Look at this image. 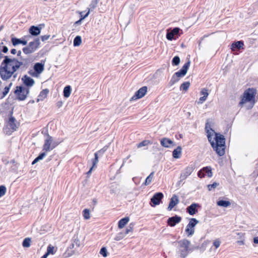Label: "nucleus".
Segmentation results:
<instances>
[{
    "label": "nucleus",
    "mask_w": 258,
    "mask_h": 258,
    "mask_svg": "<svg viewBox=\"0 0 258 258\" xmlns=\"http://www.w3.org/2000/svg\"><path fill=\"white\" fill-rule=\"evenodd\" d=\"M12 85V83H11L8 86L5 87L4 91L3 92L4 96H5L9 93Z\"/></svg>",
    "instance_id": "nucleus-50"
},
{
    "label": "nucleus",
    "mask_w": 258,
    "mask_h": 258,
    "mask_svg": "<svg viewBox=\"0 0 258 258\" xmlns=\"http://www.w3.org/2000/svg\"><path fill=\"white\" fill-rule=\"evenodd\" d=\"M182 148L180 146H178L172 152V156L174 158H179L181 155Z\"/></svg>",
    "instance_id": "nucleus-25"
},
{
    "label": "nucleus",
    "mask_w": 258,
    "mask_h": 258,
    "mask_svg": "<svg viewBox=\"0 0 258 258\" xmlns=\"http://www.w3.org/2000/svg\"><path fill=\"white\" fill-rule=\"evenodd\" d=\"M21 51H19L18 52V55H20L21 54Z\"/></svg>",
    "instance_id": "nucleus-64"
},
{
    "label": "nucleus",
    "mask_w": 258,
    "mask_h": 258,
    "mask_svg": "<svg viewBox=\"0 0 258 258\" xmlns=\"http://www.w3.org/2000/svg\"><path fill=\"white\" fill-rule=\"evenodd\" d=\"M180 61V58L178 56H174L172 60V64L173 66H178Z\"/></svg>",
    "instance_id": "nucleus-40"
},
{
    "label": "nucleus",
    "mask_w": 258,
    "mask_h": 258,
    "mask_svg": "<svg viewBox=\"0 0 258 258\" xmlns=\"http://www.w3.org/2000/svg\"><path fill=\"white\" fill-rule=\"evenodd\" d=\"M11 41L13 45L15 46L19 44H22L23 45H25L27 43V41L18 39L15 37L12 38L11 39Z\"/></svg>",
    "instance_id": "nucleus-23"
},
{
    "label": "nucleus",
    "mask_w": 258,
    "mask_h": 258,
    "mask_svg": "<svg viewBox=\"0 0 258 258\" xmlns=\"http://www.w3.org/2000/svg\"><path fill=\"white\" fill-rule=\"evenodd\" d=\"M99 0H92L89 5V11H93L96 7Z\"/></svg>",
    "instance_id": "nucleus-39"
},
{
    "label": "nucleus",
    "mask_w": 258,
    "mask_h": 258,
    "mask_svg": "<svg viewBox=\"0 0 258 258\" xmlns=\"http://www.w3.org/2000/svg\"><path fill=\"white\" fill-rule=\"evenodd\" d=\"M72 244L69 247L68 251L69 255H72L78 247L80 246L81 242L79 239L78 235L75 234L72 239Z\"/></svg>",
    "instance_id": "nucleus-7"
},
{
    "label": "nucleus",
    "mask_w": 258,
    "mask_h": 258,
    "mask_svg": "<svg viewBox=\"0 0 258 258\" xmlns=\"http://www.w3.org/2000/svg\"><path fill=\"white\" fill-rule=\"evenodd\" d=\"M93 202L95 204H96L97 203V201L96 199H93Z\"/></svg>",
    "instance_id": "nucleus-63"
},
{
    "label": "nucleus",
    "mask_w": 258,
    "mask_h": 258,
    "mask_svg": "<svg viewBox=\"0 0 258 258\" xmlns=\"http://www.w3.org/2000/svg\"><path fill=\"white\" fill-rule=\"evenodd\" d=\"M93 168L94 167H91L90 168V170L87 172V174L88 176H89L91 174Z\"/></svg>",
    "instance_id": "nucleus-58"
},
{
    "label": "nucleus",
    "mask_w": 258,
    "mask_h": 258,
    "mask_svg": "<svg viewBox=\"0 0 258 258\" xmlns=\"http://www.w3.org/2000/svg\"><path fill=\"white\" fill-rule=\"evenodd\" d=\"M154 172L153 171L146 178V179L145 180V181L144 182V184L145 185H149L151 183V182H152V180H153V179L154 178Z\"/></svg>",
    "instance_id": "nucleus-32"
},
{
    "label": "nucleus",
    "mask_w": 258,
    "mask_h": 258,
    "mask_svg": "<svg viewBox=\"0 0 258 258\" xmlns=\"http://www.w3.org/2000/svg\"><path fill=\"white\" fill-rule=\"evenodd\" d=\"M253 242L255 244H258V237H255L253 238Z\"/></svg>",
    "instance_id": "nucleus-60"
},
{
    "label": "nucleus",
    "mask_w": 258,
    "mask_h": 258,
    "mask_svg": "<svg viewBox=\"0 0 258 258\" xmlns=\"http://www.w3.org/2000/svg\"><path fill=\"white\" fill-rule=\"evenodd\" d=\"M48 255V247L47 249V252L46 253L43 255L41 258H47V256Z\"/></svg>",
    "instance_id": "nucleus-56"
},
{
    "label": "nucleus",
    "mask_w": 258,
    "mask_h": 258,
    "mask_svg": "<svg viewBox=\"0 0 258 258\" xmlns=\"http://www.w3.org/2000/svg\"><path fill=\"white\" fill-rule=\"evenodd\" d=\"M180 77H178L176 75V73H175L172 77L170 82L169 84L170 86L173 85L174 84L177 83L179 80Z\"/></svg>",
    "instance_id": "nucleus-35"
},
{
    "label": "nucleus",
    "mask_w": 258,
    "mask_h": 258,
    "mask_svg": "<svg viewBox=\"0 0 258 258\" xmlns=\"http://www.w3.org/2000/svg\"><path fill=\"white\" fill-rule=\"evenodd\" d=\"M200 206L197 203H192L186 208V212L190 215H194L198 212L197 208L200 207Z\"/></svg>",
    "instance_id": "nucleus-17"
},
{
    "label": "nucleus",
    "mask_w": 258,
    "mask_h": 258,
    "mask_svg": "<svg viewBox=\"0 0 258 258\" xmlns=\"http://www.w3.org/2000/svg\"><path fill=\"white\" fill-rule=\"evenodd\" d=\"M21 65L22 62L17 59L5 56L0 66V76L2 79L4 80L10 79Z\"/></svg>",
    "instance_id": "nucleus-1"
},
{
    "label": "nucleus",
    "mask_w": 258,
    "mask_h": 258,
    "mask_svg": "<svg viewBox=\"0 0 258 258\" xmlns=\"http://www.w3.org/2000/svg\"><path fill=\"white\" fill-rule=\"evenodd\" d=\"M218 185V183L214 182L213 183L208 185V189L211 190L213 188H216Z\"/></svg>",
    "instance_id": "nucleus-51"
},
{
    "label": "nucleus",
    "mask_w": 258,
    "mask_h": 258,
    "mask_svg": "<svg viewBox=\"0 0 258 258\" xmlns=\"http://www.w3.org/2000/svg\"><path fill=\"white\" fill-rule=\"evenodd\" d=\"M201 95H203V97L206 98V99L207 98L208 95H209V93L208 92V90L206 88H203L202 89V90L201 91Z\"/></svg>",
    "instance_id": "nucleus-49"
},
{
    "label": "nucleus",
    "mask_w": 258,
    "mask_h": 258,
    "mask_svg": "<svg viewBox=\"0 0 258 258\" xmlns=\"http://www.w3.org/2000/svg\"><path fill=\"white\" fill-rule=\"evenodd\" d=\"M190 86V83L189 82H185L183 83L180 87V90H183L184 91H186L189 88Z\"/></svg>",
    "instance_id": "nucleus-37"
},
{
    "label": "nucleus",
    "mask_w": 258,
    "mask_h": 258,
    "mask_svg": "<svg viewBox=\"0 0 258 258\" xmlns=\"http://www.w3.org/2000/svg\"><path fill=\"white\" fill-rule=\"evenodd\" d=\"M161 145L165 148H170L171 146H175L173 142L170 139L166 138H163L161 140Z\"/></svg>",
    "instance_id": "nucleus-19"
},
{
    "label": "nucleus",
    "mask_w": 258,
    "mask_h": 258,
    "mask_svg": "<svg viewBox=\"0 0 258 258\" xmlns=\"http://www.w3.org/2000/svg\"><path fill=\"white\" fill-rule=\"evenodd\" d=\"M179 202L178 197L176 195H173L172 198L170 199V201L167 208L168 210H171L174 207L179 203Z\"/></svg>",
    "instance_id": "nucleus-18"
},
{
    "label": "nucleus",
    "mask_w": 258,
    "mask_h": 258,
    "mask_svg": "<svg viewBox=\"0 0 258 258\" xmlns=\"http://www.w3.org/2000/svg\"><path fill=\"white\" fill-rule=\"evenodd\" d=\"M31 239L30 238H26L22 242V246L24 247L28 248L31 246Z\"/></svg>",
    "instance_id": "nucleus-33"
},
{
    "label": "nucleus",
    "mask_w": 258,
    "mask_h": 258,
    "mask_svg": "<svg viewBox=\"0 0 258 258\" xmlns=\"http://www.w3.org/2000/svg\"><path fill=\"white\" fill-rule=\"evenodd\" d=\"M39 45V41L36 39L34 41L29 43V45L23 49V52L25 54H30L35 51Z\"/></svg>",
    "instance_id": "nucleus-9"
},
{
    "label": "nucleus",
    "mask_w": 258,
    "mask_h": 258,
    "mask_svg": "<svg viewBox=\"0 0 258 258\" xmlns=\"http://www.w3.org/2000/svg\"><path fill=\"white\" fill-rule=\"evenodd\" d=\"M23 80L24 82V83L27 86L31 87L34 84V80L32 79L31 78L28 77L27 76H25L23 78Z\"/></svg>",
    "instance_id": "nucleus-24"
},
{
    "label": "nucleus",
    "mask_w": 258,
    "mask_h": 258,
    "mask_svg": "<svg viewBox=\"0 0 258 258\" xmlns=\"http://www.w3.org/2000/svg\"><path fill=\"white\" fill-rule=\"evenodd\" d=\"M11 53L13 54H15L17 53V50L16 49H12L11 50Z\"/></svg>",
    "instance_id": "nucleus-61"
},
{
    "label": "nucleus",
    "mask_w": 258,
    "mask_h": 258,
    "mask_svg": "<svg viewBox=\"0 0 258 258\" xmlns=\"http://www.w3.org/2000/svg\"><path fill=\"white\" fill-rule=\"evenodd\" d=\"M213 245L216 248H218L220 245V241L218 240H216L213 242Z\"/></svg>",
    "instance_id": "nucleus-52"
},
{
    "label": "nucleus",
    "mask_w": 258,
    "mask_h": 258,
    "mask_svg": "<svg viewBox=\"0 0 258 258\" xmlns=\"http://www.w3.org/2000/svg\"><path fill=\"white\" fill-rule=\"evenodd\" d=\"M207 99L205 97H204L203 96L202 97H201L199 99V101L198 102V104H202L204 101H206Z\"/></svg>",
    "instance_id": "nucleus-53"
},
{
    "label": "nucleus",
    "mask_w": 258,
    "mask_h": 258,
    "mask_svg": "<svg viewBox=\"0 0 258 258\" xmlns=\"http://www.w3.org/2000/svg\"><path fill=\"white\" fill-rule=\"evenodd\" d=\"M3 51L7 53L8 51V48L7 46H3Z\"/></svg>",
    "instance_id": "nucleus-57"
},
{
    "label": "nucleus",
    "mask_w": 258,
    "mask_h": 258,
    "mask_svg": "<svg viewBox=\"0 0 258 258\" xmlns=\"http://www.w3.org/2000/svg\"><path fill=\"white\" fill-rule=\"evenodd\" d=\"M2 45L0 43V53H1V50H2Z\"/></svg>",
    "instance_id": "nucleus-62"
},
{
    "label": "nucleus",
    "mask_w": 258,
    "mask_h": 258,
    "mask_svg": "<svg viewBox=\"0 0 258 258\" xmlns=\"http://www.w3.org/2000/svg\"><path fill=\"white\" fill-rule=\"evenodd\" d=\"M237 243L239 245H244V240H238L237 241Z\"/></svg>",
    "instance_id": "nucleus-59"
},
{
    "label": "nucleus",
    "mask_w": 258,
    "mask_h": 258,
    "mask_svg": "<svg viewBox=\"0 0 258 258\" xmlns=\"http://www.w3.org/2000/svg\"><path fill=\"white\" fill-rule=\"evenodd\" d=\"M44 71V64L42 63L37 62L35 64L33 70L29 71L31 76L34 77H38Z\"/></svg>",
    "instance_id": "nucleus-8"
},
{
    "label": "nucleus",
    "mask_w": 258,
    "mask_h": 258,
    "mask_svg": "<svg viewBox=\"0 0 258 258\" xmlns=\"http://www.w3.org/2000/svg\"><path fill=\"white\" fill-rule=\"evenodd\" d=\"M147 87L143 86L139 89L131 98V100H135L142 98L145 96L147 92Z\"/></svg>",
    "instance_id": "nucleus-14"
},
{
    "label": "nucleus",
    "mask_w": 258,
    "mask_h": 258,
    "mask_svg": "<svg viewBox=\"0 0 258 258\" xmlns=\"http://www.w3.org/2000/svg\"><path fill=\"white\" fill-rule=\"evenodd\" d=\"M163 194L161 192H156L151 199V205L152 207H155L160 204L162 199L163 198Z\"/></svg>",
    "instance_id": "nucleus-12"
},
{
    "label": "nucleus",
    "mask_w": 258,
    "mask_h": 258,
    "mask_svg": "<svg viewBox=\"0 0 258 258\" xmlns=\"http://www.w3.org/2000/svg\"><path fill=\"white\" fill-rule=\"evenodd\" d=\"M199 222V221L196 218H191L190 219V221L187 225L186 226L185 230L186 233L187 234L188 236L192 235L194 234V227Z\"/></svg>",
    "instance_id": "nucleus-10"
},
{
    "label": "nucleus",
    "mask_w": 258,
    "mask_h": 258,
    "mask_svg": "<svg viewBox=\"0 0 258 258\" xmlns=\"http://www.w3.org/2000/svg\"><path fill=\"white\" fill-rule=\"evenodd\" d=\"M29 33L32 35L37 36L40 34V29L38 27L32 26L29 28Z\"/></svg>",
    "instance_id": "nucleus-27"
},
{
    "label": "nucleus",
    "mask_w": 258,
    "mask_h": 258,
    "mask_svg": "<svg viewBox=\"0 0 258 258\" xmlns=\"http://www.w3.org/2000/svg\"><path fill=\"white\" fill-rule=\"evenodd\" d=\"M205 131L207 134V138L209 141L212 140L211 132L215 133V131L211 128V126L209 122H207L205 125Z\"/></svg>",
    "instance_id": "nucleus-21"
},
{
    "label": "nucleus",
    "mask_w": 258,
    "mask_h": 258,
    "mask_svg": "<svg viewBox=\"0 0 258 258\" xmlns=\"http://www.w3.org/2000/svg\"><path fill=\"white\" fill-rule=\"evenodd\" d=\"M89 14V11H88L84 16L81 15V18L78 21H76L74 25H79L81 24L82 21L85 18H86Z\"/></svg>",
    "instance_id": "nucleus-43"
},
{
    "label": "nucleus",
    "mask_w": 258,
    "mask_h": 258,
    "mask_svg": "<svg viewBox=\"0 0 258 258\" xmlns=\"http://www.w3.org/2000/svg\"><path fill=\"white\" fill-rule=\"evenodd\" d=\"M7 189L5 186H0V198L4 196L6 194Z\"/></svg>",
    "instance_id": "nucleus-48"
},
{
    "label": "nucleus",
    "mask_w": 258,
    "mask_h": 258,
    "mask_svg": "<svg viewBox=\"0 0 258 258\" xmlns=\"http://www.w3.org/2000/svg\"><path fill=\"white\" fill-rule=\"evenodd\" d=\"M182 33V30L178 27L169 28L167 30L166 38L170 41L176 40Z\"/></svg>",
    "instance_id": "nucleus-6"
},
{
    "label": "nucleus",
    "mask_w": 258,
    "mask_h": 258,
    "mask_svg": "<svg viewBox=\"0 0 258 258\" xmlns=\"http://www.w3.org/2000/svg\"><path fill=\"white\" fill-rule=\"evenodd\" d=\"M83 217L84 219L86 220L90 218V211L89 209H85L83 210Z\"/></svg>",
    "instance_id": "nucleus-42"
},
{
    "label": "nucleus",
    "mask_w": 258,
    "mask_h": 258,
    "mask_svg": "<svg viewBox=\"0 0 258 258\" xmlns=\"http://www.w3.org/2000/svg\"><path fill=\"white\" fill-rule=\"evenodd\" d=\"M244 46V43L242 41H237L236 42H235L231 44V49L232 51L235 50H239L241 48H243V46Z\"/></svg>",
    "instance_id": "nucleus-20"
},
{
    "label": "nucleus",
    "mask_w": 258,
    "mask_h": 258,
    "mask_svg": "<svg viewBox=\"0 0 258 258\" xmlns=\"http://www.w3.org/2000/svg\"><path fill=\"white\" fill-rule=\"evenodd\" d=\"M195 167L193 164L189 165L183 169L180 174V178L181 180L185 179L194 170Z\"/></svg>",
    "instance_id": "nucleus-11"
},
{
    "label": "nucleus",
    "mask_w": 258,
    "mask_h": 258,
    "mask_svg": "<svg viewBox=\"0 0 258 258\" xmlns=\"http://www.w3.org/2000/svg\"><path fill=\"white\" fill-rule=\"evenodd\" d=\"M125 236V234L123 232H121L117 234L114 237V240L116 241H119L121 240Z\"/></svg>",
    "instance_id": "nucleus-41"
},
{
    "label": "nucleus",
    "mask_w": 258,
    "mask_h": 258,
    "mask_svg": "<svg viewBox=\"0 0 258 258\" xmlns=\"http://www.w3.org/2000/svg\"><path fill=\"white\" fill-rule=\"evenodd\" d=\"M71 92H72L71 87L69 85L66 86L64 88L63 91V96L65 98H68L70 96Z\"/></svg>",
    "instance_id": "nucleus-29"
},
{
    "label": "nucleus",
    "mask_w": 258,
    "mask_h": 258,
    "mask_svg": "<svg viewBox=\"0 0 258 258\" xmlns=\"http://www.w3.org/2000/svg\"><path fill=\"white\" fill-rule=\"evenodd\" d=\"M57 250L56 246H52L49 244V254H54Z\"/></svg>",
    "instance_id": "nucleus-47"
},
{
    "label": "nucleus",
    "mask_w": 258,
    "mask_h": 258,
    "mask_svg": "<svg viewBox=\"0 0 258 258\" xmlns=\"http://www.w3.org/2000/svg\"><path fill=\"white\" fill-rule=\"evenodd\" d=\"M82 42V38L80 36H77L74 39L73 45L74 46H79Z\"/></svg>",
    "instance_id": "nucleus-36"
},
{
    "label": "nucleus",
    "mask_w": 258,
    "mask_h": 258,
    "mask_svg": "<svg viewBox=\"0 0 258 258\" xmlns=\"http://www.w3.org/2000/svg\"><path fill=\"white\" fill-rule=\"evenodd\" d=\"M29 92L28 88L24 86H17L14 91L15 95L20 100H25Z\"/></svg>",
    "instance_id": "nucleus-5"
},
{
    "label": "nucleus",
    "mask_w": 258,
    "mask_h": 258,
    "mask_svg": "<svg viewBox=\"0 0 258 258\" xmlns=\"http://www.w3.org/2000/svg\"><path fill=\"white\" fill-rule=\"evenodd\" d=\"M203 171L204 172V174L207 175L209 177H211L213 175L212 168L210 166H207L203 168Z\"/></svg>",
    "instance_id": "nucleus-30"
},
{
    "label": "nucleus",
    "mask_w": 258,
    "mask_h": 258,
    "mask_svg": "<svg viewBox=\"0 0 258 258\" xmlns=\"http://www.w3.org/2000/svg\"><path fill=\"white\" fill-rule=\"evenodd\" d=\"M98 162V153H95L94 154V158L92 159V166L93 167H94L96 166V164Z\"/></svg>",
    "instance_id": "nucleus-44"
},
{
    "label": "nucleus",
    "mask_w": 258,
    "mask_h": 258,
    "mask_svg": "<svg viewBox=\"0 0 258 258\" xmlns=\"http://www.w3.org/2000/svg\"><path fill=\"white\" fill-rule=\"evenodd\" d=\"M256 94V90L251 88L246 89L243 93V97L239 103V105L242 106L246 102H249L252 107L255 104V97Z\"/></svg>",
    "instance_id": "nucleus-3"
},
{
    "label": "nucleus",
    "mask_w": 258,
    "mask_h": 258,
    "mask_svg": "<svg viewBox=\"0 0 258 258\" xmlns=\"http://www.w3.org/2000/svg\"><path fill=\"white\" fill-rule=\"evenodd\" d=\"M134 224L132 223L130 224V225L126 228L125 229V232H123L125 235L128 234L130 232L133 231V228Z\"/></svg>",
    "instance_id": "nucleus-45"
},
{
    "label": "nucleus",
    "mask_w": 258,
    "mask_h": 258,
    "mask_svg": "<svg viewBox=\"0 0 258 258\" xmlns=\"http://www.w3.org/2000/svg\"><path fill=\"white\" fill-rule=\"evenodd\" d=\"M198 175L200 178H202L205 176L204 172L203 171V169L198 172Z\"/></svg>",
    "instance_id": "nucleus-54"
},
{
    "label": "nucleus",
    "mask_w": 258,
    "mask_h": 258,
    "mask_svg": "<svg viewBox=\"0 0 258 258\" xmlns=\"http://www.w3.org/2000/svg\"><path fill=\"white\" fill-rule=\"evenodd\" d=\"M17 128V125L16 124V120L15 119L11 116L9 118V120L7 124L6 131L7 134H11L12 132H13L16 130Z\"/></svg>",
    "instance_id": "nucleus-13"
},
{
    "label": "nucleus",
    "mask_w": 258,
    "mask_h": 258,
    "mask_svg": "<svg viewBox=\"0 0 258 258\" xmlns=\"http://www.w3.org/2000/svg\"><path fill=\"white\" fill-rule=\"evenodd\" d=\"M60 141L59 140L56 141L54 138L52 137L49 136V150L51 149H53L56 146H57Z\"/></svg>",
    "instance_id": "nucleus-26"
},
{
    "label": "nucleus",
    "mask_w": 258,
    "mask_h": 258,
    "mask_svg": "<svg viewBox=\"0 0 258 258\" xmlns=\"http://www.w3.org/2000/svg\"><path fill=\"white\" fill-rule=\"evenodd\" d=\"M178 251L179 258H185L188 253L190 241L186 239L178 241Z\"/></svg>",
    "instance_id": "nucleus-4"
},
{
    "label": "nucleus",
    "mask_w": 258,
    "mask_h": 258,
    "mask_svg": "<svg viewBox=\"0 0 258 258\" xmlns=\"http://www.w3.org/2000/svg\"><path fill=\"white\" fill-rule=\"evenodd\" d=\"M215 137L214 139L215 142H214V141L212 140V139L209 142L217 154L219 156H222L225 154V139L224 136L221 134L215 133Z\"/></svg>",
    "instance_id": "nucleus-2"
},
{
    "label": "nucleus",
    "mask_w": 258,
    "mask_h": 258,
    "mask_svg": "<svg viewBox=\"0 0 258 258\" xmlns=\"http://www.w3.org/2000/svg\"><path fill=\"white\" fill-rule=\"evenodd\" d=\"M217 205L223 207H228L231 204L230 202L228 201L220 200L217 203Z\"/></svg>",
    "instance_id": "nucleus-31"
},
{
    "label": "nucleus",
    "mask_w": 258,
    "mask_h": 258,
    "mask_svg": "<svg viewBox=\"0 0 258 258\" xmlns=\"http://www.w3.org/2000/svg\"><path fill=\"white\" fill-rule=\"evenodd\" d=\"M181 220V218L177 215L170 217L167 220V224L171 227L174 226L176 224L179 223Z\"/></svg>",
    "instance_id": "nucleus-16"
},
{
    "label": "nucleus",
    "mask_w": 258,
    "mask_h": 258,
    "mask_svg": "<svg viewBox=\"0 0 258 258\" xmlns=\"http://www.w3.org/2000/svg\"><path fill=\"white\" fill-rule=\"evenodd\" d=\"M152 144V142H151L149 140H144L142 142H141V143H140L139 144H137V147L138 148H140L142 147L147 146L149 144L151 145Z\"/></svg>",
    "instance_id": "nucleus-38"
},
{
    "label": "nucleus",
    "mask_w": 258,
    "mask_h": 258,
    "mask_svg": "<svg viewBox=\"0 0 258 258\" xmlns=\"http://www.w3.org/2000/svg\"><path fill=\"white\" fill-rule=\"evenodd\" d=\"M100 253L103 256L106 257L108 255V252L105 247H102L100 251Z\"/></svg>",
    "instance_id": "nucleus-46"
},
{
    "label": "nucleus",
    "mask_w": 258,
    "mask_h": 258,
    "mask_svg": "<svg viewBox=\"0 0 258 258\" xmlns=\"http://www.w3.org/2000/svg\"><path fill=\"white\" fill-rule=\"evenodd\" d=\"M47 94H48L47 90L45 89V90H42L40 92V93L38 96V101L42 100L43 99L45 98L47 96Z\"/></svg>",
    "instance_id": "nucleus-34"
},
{
    "label": "nucleus",
    "mask_w": 258,
    "mask_h": 258,
    "mask_svg": "<svg viewBox=\"0 0 258 258\" xmlns=\"http://www.w3.org/2000/svg\"><path fill=\"white\" fill-rule=\"evenodd\" d=\"M105 150H104L103 149H102L101 150H100L99 151H98V152H96L95 153H98V155H102L105 152Z\"/></svg>",
    "instance_id": "nucleus-55"
},
{
    "label": "nucleus",
    "mask_w": 258,
    "mask_h": 258,
    "mask_svg": "<svg viewBox=\"0 0 258 258\" xmlns=\"http://www.w3.org/2000/svg\"><path fill=\"white\" fill-rule=\"evenodd\" d=\"M128 217H125L121 219L118 223V227L119 228H122L129 221Z\"/></svg>",
    "instance_id": "nucleus-28"
},
{
    "label": "nucleus",
    "mask_w": 258,
    "mask_h": 258,
    "mask_svg": "<svg viewBox=\"0 0 258 258\" xmlns=\"http://www.w3.org/2000/svg\"><path fill=\"white\" fill-rule=\"evenodd\" d=\"M47 150H46L45 151L40 153V154L38 155V156L33 160V161L32 163V164L34 165L36 163L43 160L45 158H46V157L47 156Z\"/></svg>",
    "instance_id": "nucleus-22"
},
{
    "label": "nucleus",
    "mask_w": 258,
    "mask_h": 258,
    "mask_svg": "<svg viewBox=\"0 0 258 258\" xmlns=\"http://www.w3.org/2000/svg\"><path fill=\"white\" fill-rule=\"evenodd\" d=\"M190 61L188 60L182 67V68L178 72H176V75L178 77H183L184 76L189 67Z\"/></svg>",
    "instance_id": "nucleus-15"
}]
</instances>
